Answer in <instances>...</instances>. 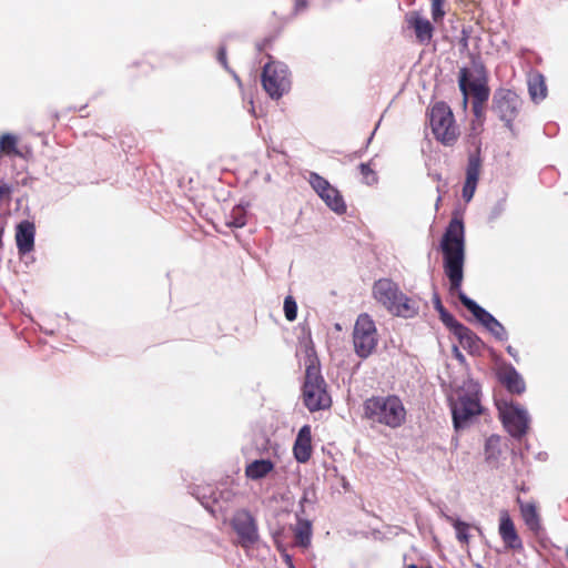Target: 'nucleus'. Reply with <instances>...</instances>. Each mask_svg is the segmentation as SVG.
Segmentation results:
<instances>
[{"instance_id": "39", "label": "nucleus", "mask_w": 568, "mask_h": 568, "mask_svg": "<svg viewBox=\"0 0 568 568\" xmlns=\"http://www.w3.org/2000/svg\"><path fill=\"white\" fill-rule=\"evenodd\" d=\"M507 352H508V354H509V355H511L513 357H516V354H515L514 348H513L511 346H508V347H507Z\"/></svg>"}, {"instance_id": "2", "label": "nucleus", "mask_w": 568, "mask_h": 568, "mask_svg": "<svg viewBox=\"0 0 568 568\" xmlns=\"http://www.w3.org/2000/svg\"><path fill=\"white\" fill-rule=\"evenodd\" d=\"M364 417L392 429L406 423L407 412L397 395L372 396L364 402Z\"/></svg>"}, {"instance_id": "30", "label": "nucleus", "mask_w": 568, "mask_h": 568, "mask_svg": "<svg viewBox=\"0 0 568 568\" xmlns=\"http://www.w3.org/2000/svg\"><path fill=\"white\" fill-rule=\"evenodd\" d=\"M445 4L446 0H430L432 18L434 22L443 21L446 16V11L444 9Z\"/></svg>"}, {"instance_id": "19", "label": "nucleus", "mask_w": 568, "mask_h": 568, "mask_svg": "<svg viewBox=\"0 0 568 568\" xmlns=\"http://www.w3.org/2000/svg\"><path fill=\"white\" fill-rule=\"evenodd\" d=\"M499 381L511 394L520 395L526 389L523 377L513 366L506 367L499 373Z\"/></svg>"}, {"instance_id": "13", "label": "nucleus", "mask_w": 568, "mask_h": 568, "mask_svg": "<svg viewBox=\"0 0 568 568\" xmlns=\"http://www.w3.org/2000/svg\"><path fill=\"white\" fill-rule=\"evenodd\" d=\"M481 171V159L479 155L478 146L468 155L466 166V178L462 191V196L465 202H470L477 189L478 180Z\"/></svg>"}, {"instance_id": "29", "label": "nucleus", "mask_w": 568, "mask_h": 568, "mask_svg": "<svg viewBox=\"0 0 568 568\" xmlns=\"http://www.w3.org/2000/svg\"><path fill=\"white\" fill-rule=\"evenodd\" d=\"M358 169L362 174L363 182L365 184L373 185V184L377 183L378 176H377V173L375 172V170L372 168V161H369L367 163H361Z\"/></svg>"}, {"instance_id": "33", "label": "nucleus", "mask_w": 568, "mask_h": 568, "mask_svg": "<svg viewBox=\"0 0 568 568\" xmlns=\"http://www.w3.org/2000/svg\"><path fill=\"white\" fill-rule=\"evenodd\" d=\"M246 224L245 215L241 210H234L231 220L226 221V225L231 227H242Z\"/></svg>"}, {"instance_id": "37", "label": "nucleus", "mask_w": 568, "mask_h": 568, "mask_svg": "<svg viewBox=\"0 0 568 568\" xmlns=\"http://www.w3.org/2000/svg\"><path fill=\"white\" fill-rule=\"evenodd\" d=\"M308 3L306 0H295V12L298 13L307 8Z\"/></svg>"}, {"instance_id": "7", "label": "nucleus", "mask_w": 568, "mask_h": 568, "mask_svg": "<svg viewBox=\"0 0 568 568\" xmlns=\"http://www.w3.org/2000/svg\"><path fill=\"white\" fill-rule=\"evenodd\" d=\"M521 105L523 101L515 91L500 88L494 93L491 111L513 131L514 121L519 115Z\"/></svg>"}, {"instance_id": "8", "label": "nucleus", "mask_w": 568, "mask_h": 568, "mask_svg": "<svg viewBox=\"0 0 568 568\" xmlns=\"http://www.w3.org/2000/svg\"><path fill=\"white\" fill-rule=\"evenodd\" d=\"M262 85L272 99H280L291 88L287 67L274 61L266 63L262 72Z\"/></svg>"}, {"instance_id": "20", "label": "nucleus", "mask_w": 568, "mask_h": 568, "mask_svg": "<svg viewBox=\"0 0 568 568\" xmlns=\"http://www.w3.org/2000/svg\"><path fill=\"white\" fill-rule=\"evenodd\" d=\"M455 335L458 337L460 345L470 354H480L484 348L483 341L468 327L457 326Z\"/></svg>"}, {"instance_id": "41", "label": "nucleus", "mask_w": 568, "mask_h": 568, "mask_svg": "<svg viewBox=\"0 0 568 568\" xmlns=\"http://www.w3.org/2000/svg\"><path fill=\"white\" fill-rule=\"evenodd\" d=\"M440 202H442V196H438L437 201H436V210H438Z\"/></svg>"}, {"instance_id": "1", "label": "nucleus", "mask_w": 568, "mask_h": 568, "mask_svg": "<svg viewBox=\"0 0 568 568\" xmlns=\"http://www.w3.org/2000/svg\"><path fill=\"white\" fill-rule=\"evenodd\" d=\"M444 270L449 280L450 293H457L460 303L499 341L507 339L505 327L486 310L469 298L462 290L465 261V227L462 217L454 215L440 242Z\"/></svg>"}, {"instance_id": "10", "label": "nucleus", "mask_w": 568, "mask_h": 568, "mask_svg": "<svg viewBox=\"0 0 568 568\" xmlns=\"http://www.w3.org/2000/svg\"><path fill=\"white\" fill-rule=\"evenodd\" d=\"M497 407L507 432L513 437H523L528 429L529 418L527 412L513 402L498 403Z\"/></svg>"}, {"instance_id": "32", "label": "nucleus", "mask_w": 568, "mask_h": 568, "mask_svg": "<svg viewBox=\"0 0 568 568\" xmlns=\"http://www.w3.org/2000/svg\"><path fill=\"white\" fill-rule=\"evenodd\" d=\"M440 320L454 334L457 332V326H464L444 306H440Z\"/></svg>"}, {"instance_id": "34", "label": "nucleus", "mask_w": 568, "mask_h": 568, "mask_svg": "<svg viewBox=\"0 0 568 568\" xmlns=\"http://www.w3.org/2000/svg\"><path fill=\"white\" fill-rule=\"evenodd\" d=\"M485 105L486 104L473 103V113L475 115V120L478 122L479 125H483L485 120Z\"/></svg>"}, {"instance_id": "5", "label": "nucleus", "mask_w": 568, "mask_h": 568, "mask_svg": "<svg viewBox=\"0 0 568 568\" xmlns=\"http://www.w3.org/2000/svg\"><path fill=\"white\" fill-rule=\"evenodd\" d=\"M432 132L445 146H453L459 139L460 131L450 106L440 101L433 104L428 112Z\"/></svg>"}, {"instance_id": "17", "label": "nucleus", "mask_w": 568, "mask_h": 568, "mask_svg": "<svg viewBox=\"0 0 568 568\" xmlns=\"http://www.w3.org/2000/svg\"><path fill=\"white\" fill-rule=\"evenodd\" d=\"M36 226L30 221H22L17 226L16 243L20 254L30 253L34 247Z\"/></svg>"}, {"instance_id": "3", "label": "nucleus", "mask_w": 568, "mask_h": 568, "mask_svg": "<svg viewBox=\"0 0 568 568\" xmlns=\"http://www.w3.org/2000/svg\"><path fill=\"white\" fill-rule=\"evenodd\" d=\"M373 297L394 316L412 318L418 314V304L402 292L398 284L389 278L376 281L372 288Z\"/></svg>"}, {"instance_id": "15", "label": "nucleus", "mask_w": 568, "mask_h": 568, "mask_svg": "<svg viewBox=\"0 0 568 568\" xmlns=\"http://www.w3.org/2000/svg\"><path fill=\"white\" fill-rule=\"evenodd\" d=\"M498 532L505 546L510 549H521L523 541L515 528V524L507 510L499 513Z\"/></svg>"}, {"instance_id": "27", "label": "nucleus", "mask_w": 568, "mask_h": 568, "mask_svg": "<svg viewBox=\"0 0 568 568\" xmlns=\"http://www.w3.org/2000/svg\"><path fill=\"white\" fill-rule=\"evenodd\" d=\"M18 139L13 134L6 133L0 138V153L4 155H20L17 149Z\"/></svg>"}, {"instance_id": "16", "label": "nucleus", "mask_w": 568, "mask_h": 568, "mask_svg": "<svg viewBox=\"0 0 568 568\" xmlns=\"http://www.w3.org/2000/svg\"><path fill=\"white\" fill-rule=\"evenodd\" d=\"M293 454L298 463L305 464L312 456V430L310 425H304L295 439Z\"/></svg>"}, {"instance_id": "36", "label": "nucleus", "mask_w": 568, "mask_h": 568, "mask_svg": "<svg viewBox=\"0 0 568 568\" xmlns=\"http://www.w3.org/2000/svg\"><path fill=\"white\" fill-rule=\"evenodd\" d=\"M217 60L224 67L227 68L226 49L221 47L217 51Z\"/></svg>"}, {"instance_id": "26", "label": "nucleus", "mask_w": 568, "mask_h": 568, "mask_svg": "<svg viewBox=\"0 0 568 568\" xmlns=\"http://www.w3.org/2000/svg\"><path fill=\"white\" fill-rule=\"evenodd\" d=\"M312 527L307 520H298L295 528V542L298 546L307 547L311 542Z\"/></svg>"}, {"instance_id": "6", "label": "nucleus", "mask_w": 568, "mask_h": 568, "mask_svg": "<svg viewBox=\"0 0 568 568\" xmlns=\"http://www.w3.org/2000/svg\"><path fill=\"white\" fill-rule=\"evenodd\" d=\"M378 334L375 322L367 313L357 316L353 329V344L357 356L367 358L376 348Z\"/></svg>"}, {"instance_id": "35", "label": "nucleus", "mask_w": 568, "mask_h": 568, "mask_svg": "<svg viewBox=\"0 0 568 568\" xmlns=\"http://www.w3.org/2000/svg\"><path fill=\"white\" fill-rule=\"evenodd\" d=\"M12 187L9 184H0V202L10 200Z\"/></svg>"}, {"instance_id": "4", "label": "nucleus", "mask_w": 568, "mask_h": 568, "mask_svg": "<svg viewBox=\"0 0 568 568\" xmlns=\"http://www.w3.org/2000/svg\"><path fill=\"white\" fill-rule=\"evenodd\" d=\"M302 398L311 413L325 410L332 406V397L316 358H308L302 386Z\"/></svg>"}, {"instance_id": "18", "label": "nucleus", "mask_w": 568, "mask_h": 568, "mask_svg": "<svg viewBox=\"0 0 568 568\" xmlns=\"http://www.w3.org/2000/svg\"><path fill=\"white\" fill-rule=\"evenodd\" d=\"M518 501L520 515L525 525L535 535H539L540 531L542 530V525L537 506L534 503H521L520 500Z\"/></svg>"}, {"instance_id": "31", "label": "nucleus", "mask_w": 568, "mask_h": 568, "mask_svg": "<svg viewBox=\"0 0 568 568\" xmlns=\"http://www.w3.org/2000/svg\"><path fill=\"white\" fill-rule=\"evenodd\" d=\"M284 313L287 321L293 322L297 316V304L293 296L288 295L284 300Z\"/></svg>"}, {"instance_id": "25", "label": "nucleus", "mask_w": 568, "mask_h": 568, "mask_svg": "<svg viewBox=\"0 0 568 568\" xmlns=\"http://www.w3.org/2000/svg\"><path fill=\"white\" fill-rule=\"evenodd\" d=\"M445 519L455 528L457 539L462 544L468 545L470 525L448 515H445Z\"/></svg>"}, {"instance_id": "14", "label": "nucleus", "mask_w": 568, "mask_h": 568, "mask_svg": "<svg viewBox=\"0 0 568 568\" xmlns=\"http://www.w3.org/2000/svg\"><path fill=\"white\" fill-rule=\"evenodd\" d=\"M406 22L414 30L418 43L428 44L432 41L435 28L418 11H410L406 16Z\"/></svg>"}, {"instance_id": "9", "label": "nucleus", "mask_w": 568, "mask_h": 568, "mask_svg": "<svg viewBox=\"0 0 568 568\" xmlns=\"http://www.w3.org/2000/svg\"><path fill=\"white\" fill-rule=\"evenodd\" d=\"M230 525L236 534L237 544L242 548L248 549L258 542L257 521L247 509L236 510L230 520Z\"/></svg>"}, {"instance_id": "38", "label": "nucleus", "mask_w": 568, "mask_h": 568, "mask_svg": "<svg viewBox=\"0 0 568 568\" xmlns=\"http://www.w3.org/2000/svg\"><path fill=\"white\" fill-rule=\"evenodd\" d=\"M435 306H436V310L440 313V306H443V305H442L439 297L436 298Z\"/></svg>"}, {"instance_id": "23", "label": "nucleus", "mask_w": 568, "mask_h": 568, "mask_svg": "<svg viewBox=\"0 0 568 568\" xmlns=\"http://www.w3.org/2000/svg\"><path fill=\"white\" fill-rule=\"evenodd\" d=\"M325 204L335 213L344 214L346 212V204L339 191L333 185L329 191H325L318 195Z\"/></svg>"}, {"instance_id": "28", "label": "nucleus", "mask_w": 568, "mask_h": 568, "mask_svg": "<svg viewBox=\"0 0 568 568\" xmlns=\"http://www.w3.org/2000/svg\"><path fill=\"white\" fill-rule=\"evenodd\" d=\"M308 182L317 195L322 194L325 191H329L332 186L331 183L320 174L312 172L310 173Z\"/></svg>"}, {"instance_id": "24", "label": "nucleus", "mask_w": 568, "mask_h": 568, "mask_svg": "<svg viewBox=\"0 0 568 568\" xmlns=\"http://www.w3.org/2000/svg\"><path fill=\"white\" fill-rule=\"evenodd\" d=\"M528 90L532 101L538 102L546 98L547 85L541 74H535L529 79Z\"/></svg>"}, {"instance_id": "22", "label": "nucleus", "mask_w": 568, "mask_h": 568, "mask_svg": "<svg viewBox=\"0 0 568 568\" xmlns=\"http://www.w3.org/2000/svg\"><path fill=\"white\" fill-rule=\"evenodd\" d=\"M501 437L498 435H491L486 439L485 443V459L493 466L497 467L503 455Z\"/></svg>"}, {"instance_id": "21", "label": "nucleus", "mask_w": 568, "mask_h": 568, "mask_svg": "<svg viewBox=\"0 0 568 568\" xmlns=\"http://www.w3.org/2000/svg\"><path fill=\"white\" fill-rule=\"evenodd\" d=\"M274 469V463L270 459H256L245 467V476L252 480L265 478Z\"/></svg>"}, {"instance_id": "12", "label": "nucleus", "mask_w": 568, "mask_h": 568, "mask_svg": "<svg viewBox=\"0 0 568 568\" xmlns=\"http://www.w3.org/2000/svg\"><path fill=\"white\" fill-rule=\"evenodd\" d=\"M453 423L456 429L464 428L468 420L480 414V404L477 398L465 395L452 404Z\"/></svg>"}, {"instance_id": "11", "label": "nucleus", "mask_w": 568, "mask_h": 568, "mask_svg": "<svg viewBox=\"0 0 568 568\" xmlns=\"http://www.w3.org/2000/svg\"><path fill=\"white\" fill-rule=\"evenodd\" d=\"M469 71L466 68L460 69L459 71V89L463 92L464 99L463 104L464 106L467 105L468 102V94L470 93L473 97V103L476 104H486L488 101L490 90L489 88L479 81H469Z\"/></svg>"}, {"instance_id": "40", "label": "nucleus", "mask_w": 568, "mask_h": 568, "mask_svg": "<svg viewBox=\"0 0 568 568\" xmlns=\"http://www.w3.org/2000/svg\"><path fill=\"white\" fill-rule=\"evenodd\" d=\"M405 568H420V567L412 564V565L406 566ZM422 568H433V567L428 566V567H422Z\"/></svg>"}]
</instances>
